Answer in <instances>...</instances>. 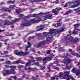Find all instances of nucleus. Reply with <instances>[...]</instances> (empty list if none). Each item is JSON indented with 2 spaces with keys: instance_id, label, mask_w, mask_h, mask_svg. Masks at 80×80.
Wrapping results in <instances>:
<instances>
[{
  "instance_id": "obj_23",
  "label": "nucleus",
  "mask_w": 80,
  "mask_h": 80,
  "mask_svg": "<svg viewBox=\"0 0 80 80\" xmlns=\"http://www.w3.org/2000/svg\"><path fill=\"white\" fill-rule=\"evenodd\" d=\"M28 46H28V48H30L31 47V46H32V45H31V43H30L29 42H28Z\"/></svg>"
},
{
  "instance_id": "obj_52",
  "label": "nucleus",
  "mask_w": 80,
  "mask_h": 80,
  "mask_svg": "<svg viewBox=\"0 0 80 80\" xmlns=\"http://www.w3.org/2000/svg\"><path fill=\"white\" fill-rule=\"evenodd\" d=\"M14 34H10L8 35V36H13L14 35Z\"/></svg>"
},
{
  "instance_id": "obj_51",
  "label": "nucleus",
  "mask_w": 80,
  "mask_h": 80,
  "mask_svg": "<svg viewBox=\"0 0 80 80\" xmlns=\"http://www.w3.org/2000/svg\"><path fill=\"white\" fill-rule=\"evenodd\" d=\"M5 31V29H4L3 30L0 29V33H1L2 32H4Z\"/></svg>"
},
{
  "instance_id": "obj_60",
  "label": "nucleus",
  "mask_w": 80,
  "mask_h": 80,
  "mask_svg": "<svg viewBox=\"0 0 80 80\" xmlns=\"http://www.w3.org/2000/svg\"><path fill=\"white\" fill-rule=\"evenodd\" d=\"M57 25H58V27L59 26H60V23H58Z\"/></svg>"
},
{
  "instance_id": "obj_59",
  "label": "nucleus",
  "mask_w": 80,
  "mask_h": 80,
  "mask_svg": "<svg viewBox=\"0 0 80 80\" xmlns=\"http://www.w3.org/2000/svg\"><path fill=\"white\" fill-rule=\"evenodd\" d=\"M8 39H6L4 40V42H7V41H8Z\"/></svg>"
},
{
  "instance_id": "obj_61",
  "label": "nucleus",
  "mask_w": 80,
  "mask_h": 80,
  "mask_svg": "<svg viewBox=\"0 0 80 80\" xmlns=\"http://www.w3.org/2000/svg\"><path fill=\"white\" fill-rule=\"evenodd\" d=\"M0 61L1 62H3V61H4V59H2L0 60Z\"/></svg>"
},
{
  "instance_id": "obj_2",
  "label": "nucleus",
  "mask_w": 80,
  "mask_h": 80,
  "mask_svg": "<svg viewBox=\"0 0 80 80\" xmlns=\"http://www.w3.org/2000/svg\"><path fill=\"white\" fill-rule=\"evenodd\" d=\"M5 67L7 68H10V69H7L6 70V73H4V75H10V74H14L16 73V71L15 70L16 68L15 66H10V65H5Z\"/></svg>"
},
{
  "instance_id": "obj_28",
  "label": "nucleus",
  "mask_w": 80,
  "mask_h": 80,
  "mask_svg": "<svg viewBox=\"0 0 80 80\" xmlns=\"http://www.w3.org/2000/svg\"><path fill=\"white\" fill-rule=\"evenodd\" d=\"M72 34L73 35H76L77 34V32H76V31H75V30H74L72 32Z\"/></svg>"
},
{
  "instance_id": "obj_21",
  "label": "nucleus",
  "mask_w": 80,
  "mask_h": 80,
  "mask_svg": "<svg viewBox=\"0 0 80 80\" xmlns=\"http://www.w3.org/2000/svg\"><path fill=\"white\" fill-rule=\"evenodd\" d=\"M62 75H64L63 73L62 72H60L59 73V76H57L56 77V78H57L58 77H59V78H60Z\"/></svg>"
},
{
  "instance_id": "obj_30",
  "label": "nucleus",
  "mask_w": 80,
  "mask_h": 80,
  "mask_svg": "<svg viewBox=\"0 0 80 80\" xmlns=\"http://www.w3.org/2000/svg\"><path fill=\"white\" fill-rule=\"evenodd\" d=\"M70 10H69L68 11L66 12L65 13V15H68L70 14Z\"/></svg>"
},
{
  "instance_id": "obj_55",
  "label": "nucleus",
  "mask_w": 80,
  "mask_h": 80,
  "mask_svg": "<svg viewBox=\"0 0 80 80\" xmlns=\"http://www.w3.org/2000/svg\"><path fill=\"white\" fill-rule=\"evenodd\" d=\"M19 15L20 17H22L23 16V15L22 14H20Z\"/></svg>"
},
{
  "instance_id": "obj_31",
  "label": "nucleus",
  "mask_w": 80,
  "mask_h": 80,
  "mask_svg": "<svg viewBox=\"0 0 80 80\" xmlns=\"http://www.w3.org/2000/svg\"><path fill=\"white\" fill-rule=\"evenodd\" d=\"M20 63V60H18L15 61V63Z\"/></svg>"
},
{
  "instance_id": "obj_41",
  "label": "nucleus",
  "mask_w": 80,
  "mask_h": 80,
  "mask_svg": "<svg viewBox=\"0 0 80 80\" xmlns=\"http://www.w3.org/2000/svg\"><path fill=\"white\" fill-rule=\"evenodd\" d=\"M70 68L69 66H67L66 67V69H67V70H69Z\"/></svg>"
},
{
  "instance_id": "obj_53",
  "label": "nucleus",
  "mask_w": 80,
  "mask_h": 80,
  "mask_svg": "<svg viewBox=\"0 0 80 80\" xmlns=\"http://www.w3.org/2000/svg\"><path fill=\"white\" fill-rule=\"evenodd\" d=\"M17 46H19V45H20V43H17L16 45Z\"/></svg>"
},
{
  "instance_id": "obj_48",
  "label": "nucleus",
  "mask_w": 80,
  "mask_h": 80,
  "mask_svg": "<svg viewBox=\"0 0 80 80\" xmlns=\"http://www.w3.org/2000/svg\"><path fill=\"white\" fill-rule=\"evenodd\" d=\"M32 52L33 53H34V52H35V49H32L31 50Z\"/></svg>"
},
{
  "instance_id": "obj_1",
  "label": "nucleus",
  "mask_w": 80,
  "mask_h": 80,
  "mask_svg": "<svg viewBox=\"0 0 80 80\" xmlns=\"http://www.w3.org/2000/svg\"><path fill=\"white\" fill-rule=\"evenodd\" d=\"M56 30H57L55 29H50L49 32H44L43 34V35L44 36H47V35H48L49 34H50V35L48 36L46 40L41 42H40L37 45V48H39V47H42V45H44L45 44H47V42H49L50 40L53 38V36L52 35V34L53 33H54V35H56L58 34V33H60L59 31H57L56 32H53L54 31H56Z\"/></svg>"
},
{
  "instance_id": "obj_14",
  "label": "nucleus",
  "mask_w": 80,
  "mask_h": 80,
  "mask_svg": "<svg viewBox=\"0 0 80 80\" xmlns=\"http://www.w3.org/2000/svg\"><path fill=\"white\" fill-rule=\"evenodd\" d=\"M32 62V60H31L29 61H28L27 62L25 65L26 67H29V66H30V65L32 64V62Z\"/></svg>"
},
{
  "instance_id": "obj_42",
  "label": "nucleus",
  "mask_w": 80,
  "mask_h": 80,
  "mask_svg": "<svg viewBox=\"0 0 80 80\" xmlns=\"http://www.w3.org/2000/svg\"><path fill=\"white\" fill-rule=\"evenodd\" d=\"M13 78L14 79V80H17V76H14L13 77Z\"/></svg>"
},
{
  "instance_id": "obj_49",
  "label": "nucleus",
  "mask_w": 80,
  "mask_h": 80,
  "mask_svg": "<svg viewBox=\"0 0 80 80\" xmlns=\"http://www.w3.org/2000/svg\"><path fill=\"white\" fill-rule=\"evenodd\" d=\"M28 48V46H27L26 47V48L25 49V51H27L28 50V48Z\"/></svg>"
},
{
  "instance_id": "obj_64",
  "label": "nucleus",
  "mask_w": 80,
  "mask_h": 80,
  "mask_svg": "<svg viewBox=\"0 0 80 80\" xmlns=\"http://www.w3.org/2000/svg\"><path fill=\"white\" fill-rule=\"evenodd\" d=\"M78 65H80V62H79L77 64Z\"/></svg>"
},
{
  "instance_id": "obj_32",
  "label": "nucleus",
  "mask_w": 80,
  "mask_h": 80,
  "mask_svg": "<svg viewBox=\"0 0 80 80\" xmlns=\"http://www.w3.org/2000/svg\"><path fill=\"white\" fill-rule=\"evenodd\" d=\"M34 65H37V66H39V63L38 62H36L34 64Z\"/></svg>"
},
{
  "instance_id": "obj_54",
  "label": "nucleus",
  "mask_w": 80,
  "mask_h": 80,
  "mask_svg": "<svg viewBox=\"0 0 80 80\" xmlns=\"http://www.w3.org/2000/svg\"><path fill=\"white\" fill-rule=\"evenodd\" d=\"M62 21V19H59L58 21L57 22H61Z\"/></svg>"
},
{
  "instance_id": "obj_12",
  "label": "nucleus",
  "mask_w": 80,
  "mask_h": 80,
  "mask_svg": "<svg viewBox=\"0 0 80 80\" xmlns=\"http://www.w3.org/2000/svg\"><path fill=\"white\" fill-rule=\"evenodd\" d=\"M52 58L50 57H46L42 59L43 61H45V60H47V62H49L50 60H52Z\"/></svg>"
},
{
  "instance_id": "obj_17",
  "label": "nucleus",
  "mask_w": 80,
  "mask_h": 80,
  "mask_svg": "<svg viewBox=\"0 0 80 80\" xmlns=\"http://www.w3.org/2000/svg\"><path fill=\"white\" fill-rule=\"evenodd\" d=\"M64 61H65V62H64L65 63H70V62H72V60H70L69 59H65Z\"/></svg>"
},
{
  "instance_id": "obj_5",
  "label": "nucleus",
  "mask_w": 80,
  "mask_h": 80,
  "mask_svg": "<svg viewBox=\"0 0 80 80\" xmlns=\"http://www.w3.org/2000/svg\"><path fill=\"white\" fill-rule=\"evenodd\" d=\"M62 8H58L55 9H53L52 10V13H53L54 15H57L58 13L60 10H62Z\"/></svg>"
},
{
  "instance_id": "obj_44",
  "label": "nucleus",
  "mask_w": 80,
  "mask_h": 80,
  "mask_svg": "<svg viewBox=\"0 0 80 80\" xmlns=\"http://www.w3.org/2000/svg\"><path fill=\"white\" fill-rule=\"evenodd\" d=\"M25 1H28V0H21L20 1V2L22 3V2H25Z\"/></svg>"
},
{
  "instance_id": "obj_43",
  "label": "nucleus",
  "mask_w": 80,
  "mask_h": 80,
  "mask_svg": "<svg viewBox=\"0 0 80 80\" xmlns=\"http://www.w3.org/2000/svg\"><path fill=\"white\" fill-rule=\"evenodd\" d=\"M45 67H41V69L42 70H45Z\"/></svg>"
},
{
  "instance_id": "obj_39",
  "label": "nucleus",
  "mask_w": 80,
  "mask_h": 80,
  "mask_svg": "<svg viewBox=\"0 0 80 80\" xmlns=\"http://www.w3.org/2000/svg\"><path fill=\"white\" fill-rule=\"evenodd\" d=\"M74 26L75 28H76L77 27V26H78V24H74Z\"/></svg>"
},
{
  "instance_id": "obj_8",
  "label": "nucleus",
  "mask_w": 80,
  "mask_h": 80,
  "mask_svg": "<svg viewBox=\"0 0 80 80\" xmlns=\"http://www.w3.org/2000/svg\"><path fill=\"white\" fill-rule=\"evenodd\" d=\"M9 20H4L3 22L4 23V25H6V26H8V25H11V23H10V21H9Z\"/></svg>"
},
{
  "instance_id": "obj_33",
  "label": "nucleus",
  "mask_w": 80,
  "mask_h": 80,
  "mask_svg": "<svg viewBox=\"0 0 80 80\" xmlns=\"http://www.w3.org/2000/svg\"><path fill=\"white\" fill-rule=\"evenodd\" d=\"M18 68H23V66L22 65L18 66Z\"/></svg>"
},
{
  "instance_id": "obj_47",
  "label": "nucleus",
  "mask_w": 80,
  "mask_h": 80,
  "mask_svg": "<svg viewBox=\"0 0 80 80\" xmlns=\"http://www.w3.org/2000/svg\"><path fill=\"white\" fill-rule=\"evenodd\" d=\"M8 53V51H4V52H3V53L4 55L5 54H6V53Z\"/></svg>"
},
{
  "instance_id": "obj_15",
  "label": "nucleus",
  "mask_w": 80,
  "mask_h": 80,
  "mask_svg": "<svg viewBox=\"0 0 80 80\" xmlns=\"http://www.w3.org/2000/svg\"><path fill=\"white\" fill-rule=\"evenodd\" d=\"M79 5H80V3H77L76 4H73L72 5L71 7L72 8H75V7H77Z\"/></svg>"
},
{
  "instance_id": "obj_38",
  "label": "nucleus",
  "mask_w": 80,
  "mask_h": 80,
  "mask_svg": "<svg viewBox=\"0 0 80 80\" xmlns=\"http://www.w3.org/2000/svg\"><path fill=\"white\" fill-rule=\"evenodd\" d=\"M54 69H55V70H58V68L56 66H54L53 68Z\"/></svg>"
},
{
  "instance_id": "obj_40",
  "label": "nucleus",
  "mask_w": 80,
  "mask_h": 80,
  "mask_svg": "<svg viewBox=\"0 0 80 80\" xmlns=\"http://www.w3.org/2000/svg\"><path fill=\"white\" fill-rule=\"evenodd\" d=\"M28 70H31V71H33V68H31L30 67L28 68Z\"/></svg>"
},
{
  "instance_id": "obj_11",
  "label": "nucleus",
  "mask_w": 80,
  "mask_h": 80,
  "mask_svg": "<svg viewBox=\"0 0 80 80\" xmlns=\"http://www.w3.org/2000/svg\"><path fill=\"white\" fill-rule=\"evenodd\" d=\"M70 42H73L74 43H76V42H78V38H76L75 39H72L70 40Z\"/></svg>"
},
{
  "instance_id": "obj_45",
  "label": "nucleus",
  "mask_w": 80,
  "mask_h": 80,
  "mask_svg": "<svg viewBox=\"0 0 80 80\" xmlns=\"http://www.w3.org/2000/svg\"><path fill=\"white\" fill-rule=\"evenodd\" d=\"M69 78H70V79H72V80H73L74 79L73 77H71V76H70V75Z\"/></svg>"
},
{
  "instance_id": "obj_16",
  "label": "nucleus",
  "mask_w": 80,
  "mask_h": 80,
  "mask_svg": "<svg viewBox=\"0 0 80 80\" xmlns=\"http://www.w3.org/2000/svg\"><path fill=\"white\" fill-rule=\"evenodd\" d=\"M18 20H20V19H19L18 18H17L15 19V21L12 20L11 22H10V23H10L11 25H13V24H14L13 23H15V22H17V21H18Z\"/></svg>"
},
{
  "instance_id": "obj_4",
  "label": "nucleus",
  "mask_w": 80,
  "mask_h": 80,
  "mask_svg": "<svg viewBox=\"0 0 80 80\" xmlns=\"http://www.w3.org/2000/svg\"><path fill=\"white\" fill-rule=\"evenodd\" d=\"M29 53V52H23V51H20L18 52H16L15 53L16 55H20L21 57L22 56H25V55H27Z\"/></svg>"
},
{
  "instance_id": "obj_37",
  "label": "nucleus",
  "mask_w": 80,
  "mask_h": 80,
  "mask_svg": "<svg viewBox=\"0 0 80 80\" xmlns=\"http://www.w3.org/2000/svg\"><path fill=\"white\" fill-rule=\"evenodd\" d=\"M37 35L38 37H42V35H40L39 34H37Z\"/></svg>"
},
{
  "instance_id": "obj_13",
  "label": "nucleus",
  "mask_w": 80,
  "mask_h": 80,
  "mask_svg": "<svg viewBox=\"0 0 80 80\" xmlns=\"http://www.w3.org/2000/svg\"><path fill=\"white\" fill-rule=\"evenodd\" d=\"M52 16H53L52 14H50L48 15L45 16L44 17V18H48V19H52L53 18H52Z\"/></svg>"
},
{
  "instance_id": "obj_20",
  "label": "nucleus",
  "mask_w": 80,
  "mask_h": 80,
  "mask_svg": "<svg viewBox=\"0 0 80 80\" xmlns=\"http://www.w3.org/2000/svg\"><path fill=\"white\" fill-rule=\"evenodd\" d=\"M16 6L15 5H10L9 6V9L10 8H12L13 9H15V8H16Z\"/></svg>"
},
{
  "instance_id": "obj_26",
  "label": "nucleus",
  "mask_w": 80,
  "mask_h": 80,
  "mask_svg": "<svg viewBox=\"0 0 80 80\" xmlns=\"http://www.w3.org/2000/svg\"><path fill=\"white\" fill-rule=\"evenodd\" d=\"M16 13L18 14L20 13V9H16Z\"/></svg>"
},
{
  "instance_id": "obj_36",
  "label": "nucleus",
  "mask_w": 80,
  "mask_h": 80,
  "mask_svg": "<svg viewBox=\"0 0 80 80\" xmlns=\"http://www.w3.org/2000/svg\"><path fill=\"white\" fill-rule=\"evenodd\" d=\"M55 80V77H52L50 80Z\"/></svg>"
},
{
  "instance_id": "obj_35",
  "label": "nucleus",
  "mask_w": 80,
  "mask_h": 80,
  "mask_svg": "<svg viewBox=\"0 0 80 80\" xmlns=\"http://www.w3.org/2000/svg\"><path fill=\"white\" fill-rule=\"evenodd\" d=\"M61 29L62 30H60L59 31L60 32H64V31H65V29H64V28H62Z\"/></svg>"
},
{
  "instance_id": "obj_19",
  "label": "nucleus",
  "mask_w": 80,
  "mask_h": 80,
  "mask_svg": "<svg viewBox=\"0 0 80 80\" xmlns=\"http://www.w3.org/2000/svg\"><path fill=\"white\" fill-rule=\"evenodd\" d=\"M78 3V0H76L75 1L70 2L68 3V4L69 5H72L73 3Z\"/></svg>"
},
{
  "instance_id": "obj_6",
  "label": "nucleus",
  "mask_w": 80,
  "mask_h": 80,
  "mask_svg": "<svg viewBox=\"0 0 80 80\" xmlns=\"http://www.w3.org/2000/svg\"><path fill=\"white\" fill-rule=\"evenodd\" d=\"M75 70H76V69L75 68H73L71 70V72L72 73H75L76 75H77V76H78L80 73V71H79L78 69Z\"/></svg>"
},
{
  "instance_id": "obj_58",
  "label": "nucleus",
  "mask_w": 80,
  "mask_h": 80,
  "mask_svg": "<svg viewBox=\"0 0 80 80\" xmlns=\"http://www.w3.org/2000/svg\"><path fill=\"white\" fill-rule=\"evenodd\" d=\"M10 63H11V62L10 61H9L8 62V64H10Z\"/></svg>"
},
{
  "instance_id": "obj_18",
  "label": "nucleus",
  "mask_w": 80,
  "mask_h": 80,
  "mask_svg": "<svg viewBox=\"0 0 80 80\" xmlns=\"http://www.w3.org/2000/svg\"><path fill=\"white\" fill-rule=\"evenodd\" d=\"M28 1H30L31 3H33V2H38L40 0H28Z\"/></svg>"
},
{
  "instance_id": "obj_7",
  "label": "nucleus",
  "mask_w": 80,
  "mask_h": 80,
  "mask_svg": "<svg viewBox=\"0 0 80 80\" xmlns=\"http://www.w3.org/2000/svg\"><path fill=\"white\" fill-rule=\"evenodd\" d=\"M34 59H36V60H37V61L36 60H35ZM42 59V58L41 57H38V58H33L32 60H31L32 62H35L36 61L37 62H41Z\"/></svg>"
},
{
  "instance_id": "obj_46",
  "label": "nucleus",
  "mask_w": 80,
  "mask_h": 80,
  "mask_svg": "<svg viewBox=\"0 0 80 80\" xmlns=\"http://www.w3.org/2000/svg\"><path fill=\"white\" fill-rule=\"evenodd\" d=\"M46 53H47V54H50V51L49 50Z\"/></svg>"
},
{
  "instance_id": "obj_10",
  "label": "nucleus",
  "mask_w": 80,
  "mask_h": 80,
  "mask_svg": "<svg viewBox=\"0 0 80 80\" xmlns=\"http://www.w3.org/2000/svg\"><path fill=\"white\" fill-rule=\"evenodd\" d=\"M2 11H3L4 12H10V8H3L1 9Z\"/></svg>"
},
{
  "instance_id": "obj_34",
  "label": "nucleus",
  "mask_w": 80,
  "mask_h": 80,
  "mask_svg": "<svg viewBox=\"0 0 80 80\" xmlns=\"http://www.w3.org/2000/svg\"><path fill=\"white\" fill-rule=\"evenodd\" d=\"M52 3H56V4H58V3L59 2H58V1H56L53 2Z\"/></svg>"
},
{
  "instance_id": "obj_24",
  "label": "nucleus",
  "mask_w": 80,
  "mask_h": 80,
  "mask_svg": "<svg viewBox=\"0 0 80 80\" xmlns=\"http://www.w3.org/2000/svg\"><path fill=\"white\" fill-rule=\"evenodd\" d=\"M64 79H66V78H67V80H70V75H69L67 77H64Z\"/></svg>"
},
{
  "instance_id": "obj_25",
  "label": "nucleus",
  "mask_w": 80,
  "mask_h": 80,
  "mask_svg": "<svg viewBox=\"0 0 80 80\" xmlns=\"http://www.w3.org/2000/svg\"><path fill=\"white\" fill-rule=\"evenodd\" d=\"M39 14H34L32 15V17H37V15H38Z\"/></svg>"
},
{
  "instance_id": "obj_63",
  "label": "nucleus",
  "mask_w": 80,
  "mask_h": 80,
  "mask_svg": "<svg viewBox=\"0 0 80 80\" xmlns=\"http://www.w3.org/2000/svg\"><path fill=\"white\" fill-rule=\"evenodd\" d=\"M5 4V2H1V4Z\"/></svg>"
},
{
  "instance_id": "obj_62",
  "label": "nucleus",
  "mask_w": 80,
  "mask_h": 80,
  "mask_svg": "<svg viewBox=\"0 0 80 80\" xmlns=\"http://www.w3.org/2000/svg\"><path fill=\"white\" fill-rule=\"evenodd\" d=\"M11 3H14V1H11Z\"/></svg>"
},
{
  "instance_id": "obj_50",
  "label": "nucleus",
  "mask_w": 80,
  "mask_h": 80,
  "mask_svg": "<svg viewBox=\"0 0 80 80\" xmlns=\"http://www.w3.org/2000/svg\"><path fill=\"white\" fill-rule=\"evenodd\" d=\"M60 3H64V1H63L62 0H61L60 1Z\"/></svg>"
},
{
  "instance_id": "obj_29",
  "label": "nucleus",
  "mask_w": 80,
  "mask_h": 80,
  "mask_svg": "<svg viewBox=\"0 0 80 80\" xmlns=\"http://www.w3.org/2000/svg\"><path fill=\"white\" fill-rule=\"evenodd\" d=\"M43 28H40L36 30V32H38V31H40V30H43Z\"/></svg>"
},
{
  "instance_id": "obj_56",
  "label": "nucleus",
  "mask_w": 80,
  "mask_h": 80,
  "mask_svg": "<svg viewBox=\"0 0 80 80\" xmlns=\"http://www.w3.org/2000/svg\"><path fill=\"white\" fill-rule=\"evenodd\" d=\"M22 77L24 78L25 77V74H23L22 75Z\"/></svg>"
},
{
  "instance_id": "obj_57",
  "label": "nucleus",
  "mask_w": 80,
  "mask_h": 80,
  "mask_svg": "<svg viewBox=\"0 0 80 80\" xmlns=\"http://www.w3.org/2000/svg\"><path fill=\"white\" fill-rule=\"evenodd\" d=\"M69 50L70 52H72V49H69Z\"/></svg>"
},
{
  "instance_id": "obj_3",
  "label": "nucleus",
  "mask_w": 80,
  "mask_h": 80,
  "mask_svg": "<svg viewBox=\"0 0 80 80\" xmlns=\"http://www.w3.org/2000/svg\"><path fill=\"white\" fill-rule=\"evenodd\" d=\"M39 20H36L35 18L32 19H31V20L29 21L28 22H23L21 24V25L22 27H29L32 25V22L33 23H38V22H40V20H42V19L41 18H39Z\"/></svg>"
},
{
  "instance_id": "obj_27",
  "label": "nucleus",
  "mask_w": 80,
  "mask_h": 80,
  "mask_svg": "<svg viewBox=\"0 0 80 80\" xmlns=\"http://www.w3.org/2000/svg\"><path fill=\"white\" fill-rule=\"evenodd\" d=\"M68 2L66 3L63 6L64 8H67L68 7Z\"/></svg>"
},
{
  "instance_id": "obj_9",
  "label": "nucleus",
  "mask_w": 80,
  "mask_h": 80,
  "mask_svg": "<svg viewBox=\"0 0 80 80\" xmlns=\"http://www.w3.org/2000/svg\"><path fill=\"white\" fill-rule=\"evenodd\" d=\"M70 71H66L63 73L64 75L63 76V77H67L68 76V75H70L69 74H70Z\"/></svg>"
},
{
  "instance_id": "obj_22",
  "label": "nucleus",
  "mask_w": 80,
  "mask_h": 80,
  "mask_svg": "<svg viewBox=\"0 0 80 80\" xmlns=\"http://www.w3.org/2000/svg\"><path fill=\"white\" fill-rule=\"evenodd\" d=\"M68 55H69V54L65 55L63 56V57L64 58H65V59H67V58H68Z\"/></svg>"
}]
</instances>
